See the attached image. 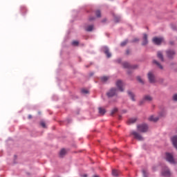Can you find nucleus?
<instances>
[{
  "mask_svg": "<svg viewBox=\"0 0 177 177\" xmlns=\"http://www.w3.org/2000/svg\"><path fill=\"white\" fill-rule=\"evenodd\" d=\"M152 41L155 45H161V44H164V42H165V40L162 37H154L152 39Z\"/></svg>",
  "mask_w": 177,
  "mask_h": 177,
  "instance_id": "f257e3e1",
  "label": "nucleus"
},
{
  "mask_svg": "<svg viewBox=\"0 0 177 177\" xmlns=\"http://www.w3.org/2000/svg\"><path fill=\"white\" fill-rule=\"evenodd\" d=\"M138 131L139 132H147V130L149 129V127L146 124H142L137 126Z\"/></svg>",
  "mask_w": 177,
  "mask_h": 177,
  "instance_id": "f03ea898",
  "label": "nucleus"
},
{
  "mask_svg": "<svg viewBox=\"0 0 177 177\" xmlns=\"http://www.w3.org/2000/svg\"><path fill=\"white\" fill-rule=\"evenodd\" d=\"M151 100H153V97L149 95H145L142 100L140 101V106H142V104H145L146 102H151Z\"/></svg>",
  "mask_w": 177,
  "mask_h": 177,
  "instance_id": "7ed1b4c3",
  "label": "nucleus"
},
{
  "mask_svg": "<svg viewBox=\"0 0 177 177\" xmlns=\"http://www.w3.org/2000/svg\"><path fill=\"white\" fill-rule=\"evenodd\" d=\"M166 160L168 162H170V164H175V159L172 153H166Z\"/></svg>",
  "mask_w": 177,
  "mask_h": 177,
  "instance_id": "20e7f679",
  "label": "nucleus"
},
{
  "mask_svg": "<svg viewBox=\"0 0 177 177\" xmlns=\"http://www.w3.org/2000/svg\"><path fill=\"white\" fill-rule=\"evenodd\" d=\"M125 84L123 83L122 80H118L116 82V86L119 89L120 92H124V86Z\"/></svg>",
  "mask_w": 177,
  "mask_h": 177,
  "instance_id": "39448f33",
  "label": "nucleus"
},
{
  "mask_svg": "<svg viewBox=\"0 0 177 177\" xmlns=\"http://www.w3.org/2000/svg\"><path fill=\"white\" fill-rule=\"evenodd\" d=\"M166 55L169 59H174V57H175V55H176V53L174 50H166Z\"/></svg>",
  "mask_w": 177,
  "mask_h": 177,
  "instance_id": "423d86ee",
  "label": "nucleus"
},
{
  "mask_svg": "<svg viewBox=\"0 0 177 177\" xmlns=\"http://www.w3.org/2000/svg\"><path fill=\"white\" fill-rule=\"evenodd\" d=\"M106 95L108 97H113V96H115V95H117V88H111L109 91L106 93Z\"/></svg>",
  "mask_w": 177,
  "mask_h": 177,
  "instance_id": "0eeeda50",
  "label": "nucleus"
},
{
  "mask_svg": "<svg viewBox=\"0 0 177 177\" xmlns=\"http://www.w3.org/2000/svg\"><path fill=\"white\" fill-rule=\"evenodd\" d=\"M131 135H133L134 137V139H137V140H143V138L140 135V133L136 132V131H131Z\"/></svg>",
  "mask_w": 177,
  "mask_h": 177,
  "instance_id": "6e6552de",
  "label": "nucleus"
},
{
  "mask_svg": "<svg viewBox=\"0 0 177 177\" xmlns=\"http://www.w3.org/2000/svg\"><path fill=\"white\" fill-rule=\"evenodd\" d=\"M148 80L151 84H154L156 82V77L154 76V74L151 72H149L148 73Z\"/></svg>",
  "mask_w": 177,
  "mask_h": 177,
  "instance_id": "1a4fd4ad",
  "label": "nucleus"
},
{
  "mask_svg": "<svg viewBox=\"0 0 177 177\" xmlns=\"http://www.w3.org/2000/svg\"><path fill=\"white\" fill-rule=\"evenodd\" d=\"M122 66H123L124 68H133V69H135V68H138V66H136V65L131 66V64H129V63H128V62H123L122 63Z\"/></svg>",
  "mask_w": 177,
  "mask_h": 177,
  "instance_id": "9d476101",
  "label": "nucleus"
},
{
  "mask_svg": "<svg viewBox=\"0 0 177 177\" xmlns=\"http://www.w3.org/2000/svg\"><path fill=\"white\" fill-rule=\"evenodd\" d=\"M162 175L163 176H166V177L171 176V171H169V169H165L163 170V171L162 172Z\"/></svg>",
  "mask_w": 177,
  "mask_h": 177,
  "instance_id": "9b49d317",
  "label": "nucleus"
},
{
  "mask_svg": "<svg viewBox=\"0 0 177 177\" xmlns=\"http://www.w3.org/2000/svg\"><path fill=\"white\" fill-rule=\"evenodd\" d=\"M157 57L160 60V62H164V55H162V53L161 51H158L157 53Z\"/></svg>",
  "mask_w": 177,
  "mask_h": 177,
  "instance_id": "f8f14e48",
  "label": "nucleus"
},
{
  "mask_svg": "<svg viewBox=\"0 0 177 177\" xmlns=\"http://www.w3.org/2000/svg\"><path fill=\"white\" fill-rule=\"evenodd\" d=\"M20 12L23 16L27 13V8L25 6L20 7Z\"/></svg>",
  "mask_w": 177,
  "mask_h": 177,
  "instance_id": "ddd939ff",
  "label": "nucleus"
},
{
  "mask_svg": "<svg viewBox=\"0 0 177 177\" xmlns=\"http://www.w3.org/2000/svg\"><path fill=\"white\" fill-rule=\"evenodd\" d=\"M153 64H156V66H158V67L160 69V70H163L164 67L162 66V65H161V64H160V62H158L157 60L154 59L153 61Z\"/></svg>",
  "mask_w": 177,
  "mask_h": 177,
  "instance_id": "4468645a",
  "label": "nucleus"
},
{
  "mask_svg": "<svg viewBox=\"0 0 177 177\" xmlns=\"http://www.w3.org/2000/svg\"><path fill=\"white\" fill-rule=\"evenodd\" d=\"M149 121H153V122H157L158 120H160L159 117H154V116H151L149 118Z\"/></svg>",
  "mask_w": 177,
  "mask_h": 177,
  "instance_id": "2eb2a0df",
  "label": "nucleus"
},
{
  "mask_svg": "<svg viewBox=\"0 0 177 177\" xmlns=\"http://www.w3.org/2000/svg\"><path fill=\"white\" fill-rule=\"evenodd\" d=\"M136 122V118H130L127 121V124L129 125H131V124H135Z\"/></svg>",
  "mask_w": 177,
  "mask_h": 177,
  "instance_id": "dca6fc26",
  "label": "nucleus"
},
{
  "mask_svg": "<svg viewBox=\"0 0 177 177\" xmlns=\"http://www.w3.org/2000/svg\"><path fill=\"white\" fill-rule=\"evenodd\" d=\"M112 175L113 176H120V171L117 169H113L112 170Z\"/></svg>",
  "mask_w": 177,
  "mask_h": 177,
  "instance_id": "f3484780",
  "label": "nucleus"
},
{
  "mask_svg": "<svg viewBox=\"0 0 177 177\" xmlns=\"http://www.w3.org/2000/svg\"><path fill=\"white\" fill-rule=\"evenodd\" d=\"M149 44V41H147V35L144 34L143 35V45H147Z\"/></svg>",
  "mask_w": 177,
  "mask_h": 177,
  "instance_id": "a211bd4d",
  "label": "nucleus"
},
{
  "mask_svg": "<svg viewBox=\"0 0 177 177\" xmlns=\"http://www.w3.org/2000/svg\"><path fill=\"white\" fill-rule=\"evenodd\" d=\"M127 93L131 97V100H133V102H135V94H133V93H132L131 91H128Z\"/></svg>",
  "mask_w": 177,
  "mask_h": 177,
  "instance_id": "6ab92c4d",
  "label": "nucleus"
},
{
  "mask_svg": "<svg viewBox=\"0 0 177 177\" xmlns=\"http://www.w3.org/2000/svg\"><path fill=\"white\" fill-rule=\"evenodd\" d=\"M98 110H99V113L101 114V115H104V114L106 113V109L102 107H100Z\"/></svg>",
  "mask_w": 177,
  "mask_h": 177,
  "instance_id": "aec40b11",
  "label": "nucleus"
},
{
  "mask_svg": "<svg viewBox=\"0 0 177 177\" xmlns=\"http://www.w3.org/2000/svg\"><path fill=\"white\" fill-rule=\"evenodd\" d=\"M66 149H62L59 152V157H64V156H66Z\"/></svg>",
  "mask_w": 177,
  "mask_h": 177,
  "instance_id": "412c9836",
  "label": "nucleus"
},
{
  "mask_svg": "<svg viewBox=\"0 0 177 177\" xmlns=\"http://www.w3.org/2000/svg\"><path fill=\"white\" fill-rule=\"evenodd\" d=\"M93 30V25H89L86 28V31L91 32Z\"/></svg>",
  "mask_w": 177,
  "mask_h": 177,
  "instance_id": "4be33fe9",
  "label": "nucleus"
},
{
  "mask_svg": "<svg viewBox=\"0 0 177 177\" xmlns=\"http://www.w3.org/2000/svg\"><path fill=\"white\" fill-rule=\"evenodd\" d=\"M114 21L115 23H120V21H121V17L114 16Z\"/></svg>",
  "mask_w": 177,
  "mask_h": 177,
  "instance_id": "5701e85b",
  "label": "nucleus"
},
{
  "mask_svg": "<svg viewBox=\"0 0 177 177\" xmlns=\"http://www.w3.org/2000/svg\"><path fill=\"white\" fill-rule=\"evenodd\" d=\"M105 55H106L107 57H111V53L109 51V49H105L104 50Z\"/></svg>",
  "mask_w": 177,
  "mask_h": 177,
  "instance_id": "b1692460",
  "label": "nucleus"
},
{
  "mask_svg": "<svg viewBox=\"0 0 177 177\" xmlns=\"http://www.w3.org/2000/svg\"><path fill=\"white\" fill-rule=\"evenodd\" d=\"M108 80H109V77L107 76H103L102 77H101V81L102 82H106Z\"/></svg>",
  "mask_w": 177,
  "mask_h": 177,
  "instance_id": "393cba45",
  "label": "nucleus"
},
{
  "mask_svg": "<svg viewBox=\"0 0 177 177\" xmlns=\"http://www.w3.org/2000/svg\"><path fill=\"white\" fill-rule=\"evenodd\" d=\"M95 15H96L97 17H102V12L99 10L95 11Z\"/></svg>",
  "mask_w": 177,
  "mask_h": 177,
  "instance_id": "a878e982",
  "label": "nucleus"
},
{
  "mask_svg": "<svg viewBox=\"0 0 177 177\" xmlns=\"http://www.w3.org/2000/svg\"><path fill=\"white\" fill-rule=\"evenodd\" d=\"M117 111H118V109L117 108L113 109L111 111V115H113V114H115V113H117Z\"/></svg>",
  "mask_w": 177,
  "mask_h": 177,
  "instance_id": "bb28decb",
  "label": "nucleus"
},
{
  "mask_svg": "<svg viewBox=\"0 0 177 177\" xmlns=\"http://www.w3.org/2000/svg\"><path fill=\"white\" fill-rule=\"evenodd\" d=\"M72 45H80V41H78V40H74V41L72 42Z\"/></svg>",
  "mask_w": 177,
  "mask_h": 177,
  "instance_id": "cd10ccee",
  "label": "nucleus"
},
{
  "mask_svg": "<svg viewBox=\"0 0 177 177\" xmlns=\"http://www.w3.org/2000/svg\"><path fill=\"white\" fill-rule=\"evenodd\" d=\"M142 174L144 177H147V170L143 169L142 170Z\"/></svg>",
  "mask_w": 177,
  "mask_h": 177,
  "instance_id": "c85d7f7f",
  "label": "nucleus"
},
{
  "mask_svg": "<svg viewBox=\"0 0 177 177\" xmlns=\"http://www.w3.org/2000/svg\"><path fill=\"white\" fill-rule=\"evenodd\" d=\"M137 80L140 82V84H143V80H142V77H140V76H138Z\"/></svg>",
  "mask_w": 177,
  "mask_h": 177,
  "instance_id": "c756f323",
  "label": "nucleus"
},
{
  "mask_svg": "<svg viewBox=\"0 0 177 177\" xmlns=\"http://www.w3.org/2000/svg\"><path fill=\"white\" fill-rule=\"evenodd\" d=\"M40 125L42 127V128H46V124H45V122H41Z\"/></svg>",
  "mask_w": 177,
  "mask_h": 177,
  "instance_id": "7c9ffc66",
  "label": "nucleus"
},
{
  "mask_svg": "<svg viewBox=\"0 0 177 177\" xmlns=\"http://www.w3.org/2000/svg\"><path fill=\"white\" fill-rule=\"evenodd\" d=\"M82 92L83 93H84L85 95H86V93H89V91L88 90H86V89L82 90Z\"/></svg>",
  "mask_w": 177,
  "mask_h": 177,
  "instance_id": "2f4dec72",
  "label": "nucleus"
},
{
  "mask_svg": "<svg viewBox=\"0 0 177 177\" xmlns=\"http://www.w3.org/2000/svg\"><path fill=\"white\" fill-rule=\"evenodd\" d=\"M173 100H174L175 102H177V94H175V95L173 96Z\"/></svg>",
  "mask_w": 177,
  "mask_h": 177,
  "instance_id": "473e14b6",
  "label": "nucleus"
},
{
  "mask_svg": "<svg viewBox=\"0 0 177 177\" xmlns=\"http://www.w3.org/2000/svg\"><path fill=\"white\" fill-rule=\"evenodd\" d=\"M128 44V40H124L123 42H122L121 45H127Z\"/></svg>",
  "mask_w": 177,
  "mask_h": 177,
  "instance_id": "72a5a7b5",
  "label": "nucleus"
},
{
  "mask_svg": "<svg viewBox=\"0 0 177 177\" xmlns=\"http://www.w3.org/2000/svg\"><path fill=\"white\" fill-rule=\"evenodd\" d=\"M88 20H89L90 21H92L95 20V17H90L88 18Z\"/></svg>",
  "mask_w": 177,
  "mask_h": 177,
  "instance_id": "f704fd0d",
  "label": "nucleus"
},
{
  "mask_svg": "<svg viewBox=\"0 0 177 177\" xmlns=\"http://www.w3.org/2000/svg\"><path fill=\"white\" fill-rule=\"evenodd\" d=\"M28 118H29V120H31V118H32V116L31 115H29Z\"/></svg>",
  "mask_w": 177,
  "mask_h": 177,
  "instance_id": "c9c22d12",
  "label": "nucleus"
},
{
  "mask_svg": "<svg viewBox=\"0 0 177 177\" xmlns=\"http://www.w3.org/2000/svg\"><path fill=\"white\" fill-rule=\"evenodd\" d=\"M126 53H127V55H129V50H127Z\"/></svg>",
  "mask_w": 177,
  "mask_h": 177,
  "instance_id": "e433bc0d",
  "label": "nucleus"
},
{
  "mask_svg": "<svg viewBox=\"0 0 177 177\" xmlns=\"http://www.w3.org/2000/svg\"><path fill=\"white\" fill-rule=\"evenodd\" d=\"M117 62L118 63H121V59H118Z\"/></svg>",
  "mask_w": 177,
  "mask_h": 177,
  "instance_id": "4c0bfd02",
  "label": "nucleus"
},
{
  "mask_svg": "<svg viewBox=\"0 0 177 177\" xmlns=\"http://www.w3.org/2000/svg\"><path fill=\"white\" fill-rule=\"evenodd\" d=\"M139 41V39H134V41H135V42H136V41Z\"/></svg>",
  "mask_w": 177,
  "mask_h": 177,
  "instance_id": "58836bf2",
  "label": "nucleus"
},
{
  "mask_svg": "<svg viewBox=\"0 0 177 177\" xmlns=\"http://www.w3.org/2000/svg\"><path fill=\"white\" fill-rule=\"evenodd\" d=\"M93 177H99V176L98 175H95Z\"/></svg>",
  "mask_w": 177,
  "mask_h": 177,
  "instance_id": "ea45409f",
  "label": "nucleus"
},
{
  "mask_svg": "<svg viewBox=\"0 0 177 177\" xmlns=\"http://www.w3.org/2000/svg\"><path fill=\"white\" fill-rule=\"evenodd\" d=\"M83 177H86V174L84 175Z\"/></svg>",
  "mask_w": 177,
  "mask_h": 177,
  "instance_id": "a19ab883",
  "label": "nucleus"
},
{
  "mask_svg": "<svg viewBox=\"0 0 177 177\" xmlns=\"http://www.w3.org/2000/svg\"><path fill=\"white\" fill-rule=\"evenodd\" d=\"M119 120H121V116H119Z\"/></svg>",
  "mask_w": 177,
  "mask_h": 177,
  "instance_id": "79ce46f5",
  "label": "nucleus"
},
{
  "mask_svg": "<svg viewBox=\"0 0 177 177\" xmlns=\"http://www.w3.org/2000/svg\"><path fill=\"white\" fill-rule=\"evenodd\" d=\"M153 171H154V167H153Z\"/></svg>",
  "mask_w": 177,
  "mask_h": 177,
  "instance_id": "37998d69",
  "label": "nucleus"
}]
</instances>
